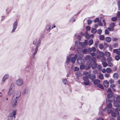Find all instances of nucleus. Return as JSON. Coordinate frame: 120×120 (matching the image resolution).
<instances>
[{
    "label": "nucleus",
    "mask_w": 120,
    "mask_h": 120,
    "mask_svg": "<svg viewBox=\"0 0 120 120\" xmlns=\"http://www.w3.org/2000/svg\"><path fill=\"white\" fill-rule=\"evenodd\" d=\"M89 78L91 80H93L95 78L96 76L94 75L91 74Z\"/></svg>",
    "instance_id": "22"
},
{
    "label": "nucleus",
    "mask_w": 120,
    "mask_h": 120,
    "mask_svg": "<svg viewBox=\"0 0 120 120\" xmlns=\"http://www.w3.org/2000/svg\"><path fill=\"white\" fill-rule=\"evenodd\" d=\"M96 30L95 28H92L91 30V32L93 33H95L96 32Z\"/></svg>",
    "instance_id": "34"
},
{
    "label": "nucleus",
    "mask_w": 120,
    "mask_h": 120,
    "mask_svg": "<svg viewBox=\"0 0 120 120\" xmlns=\"http://www.w3.org/2000/svg\"><path fill=\"white\" fill-rule=\"evenodd\" d=\"M16 92L14 84L13 83L11 84L8 89V95L9 96L15 94Z\"/></svg>",
    "instance_id": "5"
},
{
    "label": "nucleus",
    "mask_w": 120,
    "mask_h": 120,
    "mask_svg": "<svg viewBox=\"0 0 120 120\" xmlns=\"http://www.w3.org/2000/svg\"><path fill=\"white\" fill-rule=\"evenodd\" d=\"M75 21V18H72L69 21V22H70L72 23L74 22Z\"/></svg>",
    "instance_id": "37"
},
{
    "label": "nucleus",
    "mask_w": 120,
    "mask_h": 120,
    "mask_svg": "<svg viewBox=\"0 0 120 120\" xmlns=\"http://www.w3.org/2000/svg\"><path fill=\"white\" fill-rule=\"evenodd\" d=\"M11 11V10L9 8H8L6 10V11L7 13H9Z\"/></svg>",
    "instance_id": "46"
},
{
    "label": "nucleus",
    "mask_w": 120,
    "mask_h": 120,
    "mask_svg": "<svg viewBox=\"0 0 120 120\" xmlns=\"http://www.w3.org/2000/svg\"><path fill=\"white\" fill-rule=\"evenodd\" d=\"M16 111L13 110L11 113L8 117V120H14L15 118V115L16 114Z\"/></svg>",
    "instance_id": "7"
},
{
    "label": "nucleus",
    "mask_w": 120,
    "mask_h": 120,
    "mask_svg": "<svg viewBox=\"0 0 120 120\" xmlns=\"http://www.w3.org/2000/svg\"><path fill=\"white\" fill-rule=\"evenodd\" d=\"M108 30L109 31H112L114 29L113 28H112L111 27H108Z\"/></svg>",
    "instance_id": "55"
},
{
    "label": "nucleus",
    "mask_w": 120,
    "mask_h": 120,
    "mask_svg": "<svg viewBox=\"0 0 120 120\" xmlns=\"http://www.w3.org/2000/svg\"><path fill=\"white\" fill-rule=\"evenodd\" d=\"M97 32L98 34H100L102 32V30L101 29H99L97 30Z\"/></svg>",
    "instance_id": "44"
},
{
    "label": "nucleus",
    "mask_w": 120,
    "mask_h": 120,
    "mask_svg": "<svg viewBox=\"0 0 120 120\" xmlns=\"http://www.w3.org/2000/svg\"><path fill=\"white\" fill-rule=\"evenodd\" d=\"M29 91V90L27 88H25L24 89L22 92V94L23 95H24L26 94H27Z\"/></svg>",
    "instance_id": "16"
},
{
    "label": "nucleus",
    "mask_w": 120,
    "mask_h": 120,
    "mask_svg": "<svg viewBox=\"0 0 120 120\" xmlns=\"http://www.w3.org/2000/svg\"><path fill=\"white\" fill-rule=\"evenodd\" d=\"M16 83L17 86H21L23 84V80L21 79H18L16 80Z\"/></svg>",
    "instance_id": "9"
},
{
    "label": "nucleus",
    "mask_w": 120,
    "mask_h": 120,
    "mask_svg": "<svg viewBox=\"0 0 120 120\" xmlns=\"http://www.w3.org/2000/svg\"><path fill=\"white\" fill-rule=\"evenodd\" d=\"M120 18V12L119 11L118 12L117 15L116 16V17H114L112 18L111 20L112 21L114 22L116 21L118 19Z\"/></svg>",
    "instance_id": "12"
},
{
    "label": "nucleus",
    "mask_w": 120,
    "mask_h": 120,
    "mask_svg": "<svg viewBox=\"0 0 120 120\" xmlns=\"http://www.w3.org/2000/svg\"><path fill=\"white\" fill-rule=\"evenodd\" d=\"M104 76L105 77L108 78L109 76V75L107 73H106L104 74Z\"/></svg>",
    "instance_id": "47"
},
{
    "label": "nucleus",
    "mask_w": 120,
    "mask_h": 120,
    "mask_svg": "<svg viewBox=\"0 0 120 120\" xmlns=\"http://www.w3.org/2000/svg\"><path fill=\"white\" fill-rule=\"evenodd\" d=\"M9 77V74H5L2 80V82H4L6 81V80Z\"/></svg>",
    "instance_id": "15"
},
{
    "label": "nucleus",
    "mask_w": 120,
    "mask_h": 120,
    "mask_svg": "<svg viewBox=\"0 0 120 120\" xmlns=\"http://www.w3.org/2000/svg\"><path fill=\"white\" fill-rule=\"evenodd\" d=\"M37 39H35L34 41L33 44L34 45H35L37 43Z\"/></svg>",
    "instance_id": "63"
},
{
    "label": "nucleus",
    "mask_w": 120,
    "mask_h": 120,
    "mask_svg": "<svg viewBox=\"0 0 120 120\" xmlns=\"http://www.w3.org/2000/svg\"><path fill=\"white\" fill-rule=\"evenodd\" d=\"M85 68V66L84 65H81L80 66V69H82L84 68Z\"/></svg>",
    "instance_id": "53"
},
{
    "label": "nucleus",
    "mask_w": 120,
    "mask_h": 120,
    "mask_svg": "<svg viewBox=\"0 0 120 120\" xmlns=\"http://www.w3.org/2000/svg\"><path fill=\"white\" fill-rule=\"evenodd\" d=\"M84 73L86 75L85 76H84V77H86L87 78H89L90 77V75H91V73L90 72H84Z\"/></svg>",
    "instance_id": "20"
},
{
    "label": "nucleus",
    "mask_w": 120,
    "mask_h": 120,
    "mask_svg": "<svg viewBox=\"0 0 120 120\" xmlns=\"http://www.w3.org/2000/svg\"><path fill=\"white\" fill-rule=\"evenodd\" d=\"M120 96H118L116 97V101H114L113 102L114 106L116 107V108L114 112H112L111 113L112 116L115 117L119 115V112L118 110H120Z\"/></svg>",
    "instance_id": "2"
},
{
    "label": "nucleus",
    "mask_w": 120,
    "mask_h": 120,
    "mask_svg": "<svg viewBox=\"0 0 120 120\" xmlns=\"http://www.w3.org/2000/svg\"><path fill=\"white\" fill-rule=\"evenodd\" d=\"M51 27V25L50 24H49V25H47L46 27V29L47 30V31H48L49 30H50V27ZM50 30L49 31H50Z\"/></svg>",
    "instance_id": "29"
},
{
    "label": "nucleus",
    "mask_w": 120,
    "mask_h": 120,
    "mask_svg": "<svg viewBox=\"0 0 120 120\" xmlns=\"http://www.w3.org/2000/svg\"><path fill=\"white\" fill-rule=\"evenodd\" d=\"M117 4L118 6V9L119 10H120V0L118 1V2H117Z\"/></svg>",
    "instance_id": "61"
},
{
    "label": "nucleus",
    "mask_w": 120,
    "mask_h": 120,
    "mask_svg": "<svg viewBox=\"0 0 120 120\" xmlns=\"http://www.w3.org/2000/svg\"><path fill=\"white\" fill-rule=\"evenodd\" d=\"M107 92L108 94L112 93L111 91V89L110 88H109L108 89V90H107Z\"/></svg>",
    "instance_id": "48"
},
{
    "label": "nucleus",
    "mask_w": 120,
    "mask_h": 120,
    "mask_svg": "<svg viewBox=\"0 0 120 120\" xmlns=\"http://www.w3.org/2000/svg\"><path fill=\"white\" fill-rule=\"evenodd\" d=\"M112 60V58L111 57H109L107 59V61L108 62H110Z\"/></svg>",
    "instance_id": "41"
},
{
    "label": "nucleus",
    "mask_w": 120,
    "mask_h": 120,
    "mask_svg": "<svg viewBox=\"0 0 120 120\" xmlns=\"http://www.w3.org/2000/svg\"><path fill=\"white\" fill-rule=\"evenodd\" d=\"M105 56L107 57H109L110 56V53L108 52H105Z\"/></svg>",
    "instance_id": "26"
},
{
    "label": "nucleus",
    "mask_w": 120,
    "mask_h": 120,
    "mask_svg": "<svg viewBox=\"0 0 120 120\" xmlns=\"http://www.w3.org/2000/svg\"><path fill=\"white\" fill-rule=\"evenodd\" d=\"M109 32L108 30L107 29H106L105 31V34H109Z\"/></svg>",
    "instance_id": "49"
},
{
    "label": "nucleus",
    "mask_w": 120,
    "mask_h": 120,
    "mask_svg": "<svg viewBox=\"0 0 120 120\" xmlns=\"http://www.w3.org/2000/svg\"><path fill=\"white\" fill-rule=\"evenodd\" d=\"M98 77L99 79H103V75L102 74H100L98 75Z\"/></svg>",
    "instance_id": "33"
},
{
    "label": "nucleus",
    "mask_w": 120,
    "mask_h": 120,
    "mask_svg": "<svg viewBox=\"0 0 120 120\" xmlns=\"http://www.w3.org/2000/svg\"><path fill=\"white\" fill-rule=\"evenodd\" d=\"M62 82L63 84L65 85H68V83L67 82V80L66 79H64L62 80Z\"/></svg>",
    "instance_id": "27"
},
{
    "label": "nucleus",
    "mask_w": 120,
    "mask_h": 120,
    "mask_svg": "<svg viewBox=\"0 0 120 120\" xmlns=\"http://www.w3.org/2000/svg\"><path fill=\"white\" fill-rule=\"evenodd\" d=\"M93 82L94 84L95 85V86H96L98 84H100V81L98 79H96Z\"/></svg>",
    "instance_id": "17"
},
{
    "label": "nucleus",
    "mask_w": 120,
    "mask_h": 120,
    "mask_svg": "<svg viewBox=\"0 0 120 120\" xmlns=\"http://www.w3.org/2000/svg\"><path fill=\"white\" fill-rule=\"evenodd\" d=\"M103 84L105 87H107L109 86V83L108 81L105 80L104 81Z\"/></svg>",
    "instance_id": "19"
},
{
    "label": "nucleus",
    "mask_w": 120,
    "mask_h": 120,
    "mask_svg": "<svg viewBox=\"0 0 120 120\" xmlns=\"http://www.w3.org/2000/svg\"><path fill=\"white\" fill-rule=\"evenodd\" d=\"M86 29L87 31L89 30L90 29V26H86Z\"/></svg>",
    "instance_id": "50"
},
{
    "label": "nucleus",
    "mask_w": 120,
    "mask_h": 120,
    "mask_svg": "<svg viewBox=\"0 0 120 120\" xmlns=\"http://www.w3.org/2000/svg\"><path fill=\"white\" fill-rule=\"evenodd\" d=\"M119 76L118 73H115L113 74V77L114 79H117L118 78Z\"/></svg>",
    "instance_id": "21"
},
{
    "label": "nucleus",
    "mask_w": 120,
    "mask_h": 120,
    "mask_svg": "<svg viewBox=\"0 0 120 120\" xmlns=\"http://www.w3.org/2000/svg\"><path fill=\"white\" fill-rule=\"evenodd\" d=\"M103 58L101 59V61L102 63L105 62L106 61V58L105 57H103Z\"/></svg>",
    "instance_id": "45"
},
{
    "label": "nucleus",
    "mask_w": 120,
    "mask_h": 120,
    "mask_svg": "<svg viewBox=\"0 0 120 120\" xmlns=\"http://www.w3.org/2000/svg\"><path fill=\"white\" fill-rule=\"evenodd\" d=\"M87 45L84 42H83L81 43L80 41H77L75 42V47L73 48L71 47L70 49L73 50H75V49H79L80 48H81V47H85L86 45Z\"/></svg>",
    "instance_id": "4"
},
{
    "label": "nucleus",
    "mask_w": 120,
    "mask_h": 120,
    "mask_svg": "<svg viewBox=\"0 0 120 120\" xmlns=\"http://www.w3.org/2000/svg\"><path fill=\"white\" fill-rule=\"evenodd\" d=\"M79 55L76 54L74 56V54H71L69 56H67L66 57V63H68L70 61L72 63L74 64L75 63L76 59L78 57L77 59V61L78 64H84V60L81 57H79Z\"/></svg>",
    "instance_id": "1"
},
{
    "label": "nucleus",
    "mask_w": 120,
    "mask_h": 120,
    "mask_svg": "<svg viewBox=\"0 0 120 120\" xmlns=\"http://www.w3.org/2000/svg\"><path fill=\"white\" fill-rule=\"evenodd\" d=\"M105 40L107 42L109 43L111 42V39L110 37H107L105 38Z\"/></svg>",
    "instance_id": "23"
},
{
    "label": "nucleus",
    "mask_w": 120,
    "mask_h": 120,
    "mask_svg": "<svg viewBox=\"0 0 120 120\" xmlns=\"http://www.w3.org/2000/svg\"><path fill=\"white\" fill-rule=\"evenodd\" d=\"M76 75L80 77L82 75V74L79 71H78L76 72Z\"/></svg>",
    "instance_id": "30"
},
{
    "label": "nucleus",
    "mask_w": 120,
    "mask_h": 120,
    "mask_svg": "<svg viewBox=\"0 0 120 120\" xmlns=\"http://www.w3.org/2000/svg\"><path fill=\"white\" fill-rule=\"evenodd\" d=\"M92 51L94 52H95L96 50V49L94 47H92L91 48Z\"/></svg>",
    "instance_id": "60"
},
{
    "label": "nucleus",
    "mask_w": 120,
    "mask_h": 120,
    "mask_svg": "<svg viewBox=\"0 0 120 120\" xmlns=\"http://www.w3.org/2000/svg\"><path fill=\"white\" fill-rule=\"evenodd\" d=\"M112 101V100H110L109 98L106 99V107L105 109H103V111L105 110H107L108 111V113L109 114L110 113L111 111L110 110H109L111 109L112 107V105L111 102Z\"/></svg>",
    "instance_id": "6"
},
{
    "label": "nucleus",
    "mask_w": 120,
    "mask_h": 120,
    "mask_svg": "<svg viewBox=\"0 0 120 120\" xmlns=\"http://www.w3.org/2000/svg\"><path fill=\"white\" fill-rule=\"evenodd\" d=\"M21 94V92L20 91H17L15 94L12 96L11 102L13 107H15L17 105V101L19 98Z\"/></svg>",
    "instance_id": "3"
},
{
    "label": "nucleus",
    "mask_w": 120,
    "mask_h": 120,
    "mask_svg": "<svg viewBox=\"0 0 120 120\" xmlns=\"http://www.w3.org/2000/svg\"><path fill=\"white\" fill-rule=\"evenodd\" d=\"M104 36L103 35H101L99 38L100 40L101 41L103 40L104 39Z\"/></svg>",
    "instance_id": "32"
},
{
    "label": "nucleus",
    "mask_w": 120,
    "mask_h": 120,
    "mask_svg": "<svg viewBox=\"0 0 120 120\" xmlns=\"http://www.w3.org/2000/svg\"><path fill=\"white\" fill-rule=\"evenodd\" d=\"M110 87L112 88L113 90L114 91H115V90L114 89V88L115 87V85L114 84H112L110 85Z\"/></svg>",
    "instance_id": "39"
},
{
    "label": "nucleus",
    "mask_w": 120,
    "mask_h": 120,
    "mask_svg": "<svg viewBox=\"0 0 120 120\" xmlns=\"http://www.w3.org/2000/svg\"><path fill=\"white\" fill-rule=\"evenodd\" d=\"M93 43V40L92 39H90L89 41L88 44L89 45H92Z\"/></svg>",
    "instance_id": "24"
},
{
    "label": "nucleus",
    "mask_w": 120,
    "mask_h": 120,
    "mask_svg": "<svg viewBox=\"0 0 120 120\" xmlns=\"http://www.w3.org/2000/svg\"><path fill=\"white\" fill-rule=\"evenodd\" d=\"M115 23L114 22H112L110 24V26L112 28H113L114 29V27L115 26Z\"/></svg>",
    "instance_id": "28"
},
{
    "label": "nucleus",
    "mask_w": 120,
    "mask_h": 120,
    "mask_svg": "<svg viewBox=\"0 0 120 120\" xmlns=\"http://www.w3.org/2000/svg\"><path fill=\"white\" fill-rule=\"evenodd\" d=\"M117 40V38H112V41H116Z\"/></svg>",
    "instance_id": "62"
},
{
    "label": "nucleus",
    "mask_w": 120,
    "mask_h": 120,
    "mask_svg": "<svg viewBox=\"0 0 120 120\" xmlns=\"http://www.w3.org/2000/svg\"><path fill=\"white\" fill-rule=\"evenodd\" d=\"M115 59L117 60H118L120 58L119 56L118 55L116 56L115 57Z\"/></svg>",
    "instance_id": "51"
},
{
    "label": "nucleus",
    "mask_w": 120,
    "mask_h": 120,
    "mask_svg": "<svg viewBox=\"0 0 120 120\" xmlns=\"http://www.w3.org/2000/svg\"><path fill=\"white\" fill-rule=\"evenodd\" d=\"M41 43V41L40 40H39L37 43V45L36 47L35 48V52L34 53V55H35L38 50V48L39 46L40 45Z\"/></svg>",
    "instance_id": "13"
},
{
    "label": "nucleus",
    "mask_w": 120,
    "mask_h": 120,
    "mask_svg": "<svg viewBox=\"0 0 120 120\" xmlns=\"http://www.w3.org/2000/svg\"><path fill=\"white\" fill-rule=\"evenodd\" d=\"M120 48L118 49H114L113 50V52L114 53H116L118 55H120Z\"/></svg>",
    "instance_id": "18"
},
{
    "label": "nucleus",
    "mask_w": 120,
    "mask_h": 120,
    "mask_svg": "<svg viewBox=\"0 0 120 120\" xmlns=\"http://www.w3.org/2000/svg\"><path fill=\"white\" fill-rule=\"evenodd\" d=\"M103 67H105L108 65V64L105 62L102 63Z\"/></svg>",
    "instance_id": "35"
},
{
    "label": "nucleus",
    "mask_w": 120,
    "mask_h": 120,
    "mask_svg": "<svg viewBox=\"0 0 120 120\" xmlns=\"http://www.w3.org/2000/svg\"><path fill=\"white\" fill-rule=\"evenodd\" d=\"M97 53H95L94 52H93L91 53V55L92 56H95L96 57V55H97Z\"/></svg>",
    "instance_id": "56"
},
{
    "label": "nucleus",
    "mask_w": 120,
    "mask_h": 120,
    "mask_svg": "<svg viewBox=\"0 0 120 120\" xmlns=\"http://www.w3.org/2000/svg\"><path fill=\"white\" fill-rule=\"evenodd\" d=\"M82 38V37L79 35H77V38L78 39L79 41H80L81 40V39Z\"/></svg>",
    "instance_id": "52"
},
{
    "label": "nucleus",
    "mask_w": 120,
    "mask_h": 120,
    "mask_svg": "<svg viewBox=\"0 0 120 120\" xmlns=\"http://www.w3.org/2000/svg\"><path fill=\"white\" fill-rule=\"evenodd\" d=\"M114 82V81L113 80H112V79H111L110 80H109V82L111 84H112Z\"/></svg>",
    "instance_id": "64"
},
{
    "label": "nucleus",
    "mask_w": 120,
    "mask_h": 120,
    "mask_svg": "<svg viewBox=\"0 0 120 120\" xmlns=\"http://www.w3.org/2000/svg\"><path fill=\"white\" fill-rule=\"evenodd\" d=\"M97 86L101 88L102 89H104V87L103 86L100 84H98V85Z\"/></svg>",
    "instance_id": "38"
},
{
    "label": "nucleus",
    "mask_w": 120,
    "mask_h": 120,
    "mask_svg": "<svg viewBox=\"0 0 120 120\" xmlns=\"http://www.w3.org/2000/svg\"><path fill=\"white\" fill-rule=\"evenodd\" d=\"M86 38L88 39H89L90 38V35H89L88 34H86L85 36Z\"/></svg>",
    "instance_id": "43"
},
{
    "label": "nucleus",
    "mask_w": 120,
    "mask_h": 120,
    "mask_svg": "<svg viewBox=\"0 0 120 120\" xmlns=\"http://www.w3.org/2000/svg\"><path fill=\"white\" fill-rule=\"evenodd\" d=\"M99 41H97L95 43V46L97 47Z\"/></svg>",
    "instance_id": "54"
},
{
    "label": "nucleus",
    "mask_w": 120,
    "mask_h": 120,
    "mask_svg": "<svg viewBox=\"0 0 120 120\" xmlns=\"http://www.w3.org/2000/svg\"><path fill=\"white\" fill-rule=\"evenodd\" d=\"M97 67V65L96 63H94L92 65V68L93 69H95Z\"/></svg>",
    "instance_id": "25"
},
{
    "label": "nucleus",
    "mask_w": 120,
    "mask_h": 120,
    "mask_svg": "<svg viewBox=\"0 0 120 120\" xmlns=\"http://www.w3.org/2000/svg\"><path fill=\"white\" fill-rule=\"evenodd\" d=\"M111 71V69L109 68H107L106 69V71L108 73H110Z\"/></svg>",
    "instance_id": "36"
},
{
    "label": "nucleus",
    "mask_w": 120,
    "mask_h": 120,
    "mask_svg": "<svg viewBox=\"0 0 120 120\" xmlns=\"http://www.w3.org/2000/svg\"><path fill=\"white\" fill-rule=\"evenodd\" d=\"M83 53L85 54H87V49H84L82 51Z\"/></svg>",
    "instance_id": "40"
},
{
    "label": "nucleus",
    "mask_w": 120,
    "mask_h": 120,
    "mask_svg": "<svg viewBox=\"0 0 120 120\" xmlns=\"http://www.w3.org/2000/svg\"><path fill=\"white\" fill-rule=\"evenodd\" d=\"M99 47L100 49H102L104 48L103 45L101 44H99Z\"/></svg>",
    "instance_id": "31"
},
{
    "label": "nucleus",
    "mask_w": 120,
    "mask_h": 120,
    "mask_svg": "<svg viewBox=\"0 0 120 120\" xmlns=\"http://www.w3.org/2000/svg\"><path fill=\"white\" fill-rule=\"evenodd\" d=\"M113 93H109L107 95V98L110 99V100H112V101L114 99V97L113 96Z\"/></svg>",
    "instance_id": "14"
},
{
    "label": "nucleus",
    "mask_w": 120,
    "mask_h": 120,
    "mask_svg": "<svg viewBox=\"0 0 120 120\" xmlns=\"http://www.w3.org/2000/svg\"><path fill=\"white\" fill-rule=\"evenodd\" d=\"M83 79L84 81V84L86 86L89 85L90 83V82L88 79L86 77H84Z\"/></svg>",
    "instance_id": "11"
},
{
    "label": "nucleus",
    "mask_w": 120,
    "mask_h": 120,
    "mask_svg": "<svg viewBox=\"0 0 120 120\" xmlns=\"http://www.w3.org/2000/svg\"><path fill=\"white\" fill-rule=\"evenodd\" d=\"M87 22L89 25H90L92 23V21L90 20H87Z\"/></svg>",
    "instance_id": "58"
},
{
    "label": "nucleus",
    "mask_w": 120,
    "mask_h": 120,
    "mask_svg": "<svg viewBox=\"0 0 120 120\" xmlns=\"http://www.w3.org/2000/svg\"><path fill=\"white\" fill-rule=\"evenodd\" d=\"M18 25V23L17 21H15L13 23V29L11 31V33L14 32L15 30Z\"/></svg>",
    "instance_id": "10"
},
{
    "label": "nucleus",
    "mask_w": 120,
    "mask_h": 120,
    "mask_svg": "<svg viewBox=\"0 0 120 120\" xmlns=\"http://www.w3.org/2000/svg\"><path fill=\"white\" fill-rule=\"evenodd\" d=\"M108 66L111 67L113 66L112 64L110 62H108Z\"/></svg>",
    "instance_id": "57"
},
{
    "label": "nucleus",
    "mask_w": 120,
    "mask_h": 120,
    "mask_svg": "<svg viewBox=\"0 0 120 120\" xmlns=\"http://www.w3.org/2000/svg\"><path fill=\"white\" fill-rule=\"evenodd\" d=\"M97 55H96V57L98 60H100L101 57L104 56V53L99 50H97Z\"/></svg>",
    "instance_id": "8"
},
{
    "label": "nucleus",
    "mask_w": 120,
    "mask_h": 120,
    "mask_svg": "<svg viewBox=\"0 0 120 120\" xmlns=\"http://www.w3.org/2000/svg\"><path fill=\"white\" fill-rule=\"evenodd\" d=\"M99 20V19L98 18H97L94 20V21L95 22H97Z\"/></svg>",
    "instance_id": "59"
},
{
    "label": "nucleus",
    "mask_w": 120,
    "mask_h": 120,
    "mask_svg": "<svg viewBox=\"0 0 120 120\" xmlns=\"http://www.w3.org/2000/svg\"><path fill=\"white\" fill-rule=\"evenodd\" d=\"M92 60L93 62L94 63H96L97 61L96 58L94 57H93L92 59Z\"/></svg>",
    "instance_id": "42"
}]
</instances>
